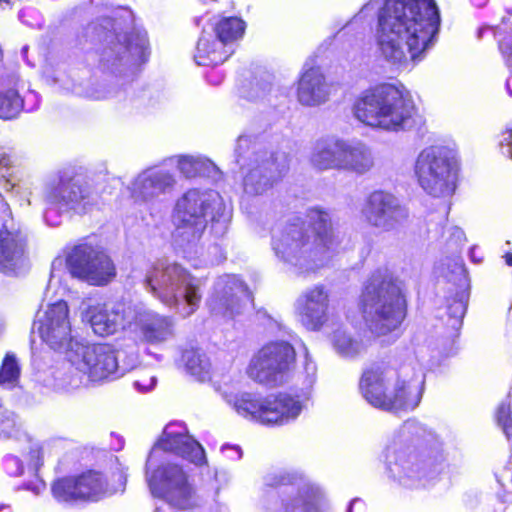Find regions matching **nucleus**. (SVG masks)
<instances>
[{
    "instance_id": "f257e3e1",
    "label": "nucleus",
    "mask_w": 512,
    "mask_h": 512,
    "mask_svg": "<svg viewBox=\"0 0 512 512\" xmlns=\"http://www.w3.org/2000/svg\"><path fill=\"white\" fill-rule=\"evenodd\" d=\"M439 27L433 0H384L376 31L377 51L392 65L418 63L434 45Z\"/></svg>"
},
{
    "instance_id": "f03ea898",
    "label": "nucleus",
    "mask_w": 512,
    "mask_h": 512,
    "mask_svg": "<svg viewBox=\"0 0 512 512\" xmlns=\"http://www.w3.org/2000/svg\"><path fill=\"white\" fill-rule=\"evenodd\" d=\"M306 218L313 235L308 234L302 223H291L277 231L272 239L275 255L299 275L327 265L339 252L340 245L328 212L311 208Z\"/></svg>"
},
{
    "instance_id": "7ed1b4c3",
    "label": "nucleus",
    "mask_w": 512,
    "mask_h": 512,
    "mask_svg": "<svg viewBox=\"0 0 512 512\" xmlns=\"http://www.w3.org/2000/svg\"><path fill=\"white\" fill-rule=\"evenodd\" d=\"M423 380L412 365L398 369L376 364L366 369L359 383L364 399L385 411L415 409L422 398Z\"/></svg>"
},
{
    "instance_id": "20e7f679",
    "label": "nucleus",
    "mask_w": 512,
    "mask_h": 512,
    "mask_svg": "<svg viewBox=\"0 0 512 512\" xmlns=\"http://www.w3.org/2000/svg\"><path fill=\"white\" fill-rule=\"evenodd\" d=\"M416 112L409 93L392 84H381L365 90L354 104V115L359 121L386 131L412 127Z\"/></svg>"
},
{
    "instance_id": "39448f33",
    "label": "nucleus",
    "mask_w": 512,
    "mask_h": 512,
    "mask_svg": "<svg viewBox=\"0 0 512 512\" xmlns=\"http://www.w3.org/2000/svg\"><path fill=\"white\" fill-rule=\"evenodd\" d=\"M205 280L193 276L177 262L161 260L146 273V290L183 318L194 314L202 299Z\"/></svg>"
},
{
    "instance_id": "423d86ee",
    "label": "nucleus",
    "mask_w": 512,
    "mask_h": 512,
    "mask_svg": "<svg viewBox=\"0 0 512 512\" xmlns=\"http://www.w3.org/2000/svg\"><path fill=\"white\" fill-rule=\"evenodd\" d=\"M426 434L415 420L406 421L394 434L385 449V461L390 477L406 488L425 487L436 473L435 467L415 444Z\"/></svg>"
},
{
    "instance_id": "0eeeda50",
    "label": "nucleus",
    "mask_w": 512,
    "mask_h": 512,
    "mask_svg": "<svg viewBox=\"0 0 512 512\" xmlns=\"http://www.w3.org/2000/svg\"><path fill=\"white\" fill-rule=\"evenodd\" d=\"M362 312L374 335L384 336L397 330L406 316L402 282L388 270L373 273L362 295Z\"/></svg>"
},
{
    "instance_id": "6e6552de",
    "label": "nucleus",
    "mask_w": 512,
    "mask_h": 512,
    "mask_svg": "<svg viewBox=\"0 0 512 512\" xmlns=\"http://www.w3.org/2000/svg\"><path fill=\"white\" fill-rule=\"evenodd\" d=\"M219 197L212 191L191 189L176 202L173 211V237L180 246L196 244L204 233L208 220L214 221V210L219 209Z\"/></svg>"
},
{
    "instance_id": "1a4fd4ad",
    "label": "nucleus",
    "mask_w": 512,
    "mask_h": 512,
    "mask_svg": "<svg viewBox=\"0 0 512 512\" xmlns=\"http://www.w3.org/2000/svg\"><path fill=\"white\" fill-rule=\"evenodd\" d=\"M458 171L457 153L443 145L425 147L414 164L420 187L434 197H449L455 192Z\"/></svg>"
},
{
    "instance_id": "9d476101",
    "label": "nucleus",
    "mask_w": 512,
    "mask_h": 512,
    "mask_svg": "<svg viewBox=\"0 0 512 512\" xmlns=\"http://www.w3.org/2000/svg\"><path fill=\"white\" fill-rule=\"evenodd\" d=\"M248 136H239L235 154L237 162L244 170L243 188L250 196L261 195L269 190L275 181L288 170L287 157L284 154L268 156L254 144Z\"/></svg>"
},
{
    "instance_id": "9b49d317",
    "label": "nucleus",
    "mask_w": 512,
    "mask_h": 512,
    "mask_svg": "<svg viewBox=\"0 0 512 512\" xmlns=\"http://www.w3.org/2000/svg\"><path fill=\"white\" fill-rule=\"evenodd\" d=\"M127 474L123 469L113 473V484L99 472L88 471L78 476L57 480L52 486L54 498L65 503L98 502L125 490Z\"/></svg>"
},
{
    "instance_id": "f8f14e48",
    "label": "nucleus",
    "mask_w": 512,
    "mask_h": 512,
    "mask_svg": "<svg viewBox=\"0 0 512 512\" xmlns=\"http://www.w3.org/2000/svg\"><path fill=\"white\" fill-rule=\"evenodd\" d=\"M296 353L287 341H271L251 357L246 368L247 376L260 384L278 386L285 382L293 369Z\"/></svg>"
},
{
    "instance_id": "ddd939ff",
    "label": "nucleus",
    "mask_w": 512,
    "mask_h": 512,
    "mask_svg": "<svg viewBox=\"0 0 512 512\" xmlns=\"http://www.w3.org/2000/svg\"><path fill=\"white\" fill-rule=\"evenodd\" d=\"M147 483L151 494L172 508L192 510L198 507L194 487L183 468L177 464L160 465L150 476L147 475Z\"/></svg>"
},
{
    "instance_id": "4468645a",
    "label": "nucleus",
    "mask_w": 512,
    "mask_h": 512,
    "mask_svg": "<svg viewBox=\"0 0 512 512\" xmlns=\"http://www.w3.org/2000/svg\"><path fill=\"white\" fill-rule=\"evenodd\" d=\"M80 311L82 321L88 323L95 334L108 336L119 330L130 331L135 327L137 304L125 301L100 303L85 300L81 303Z\"/></svg>"
},
{
    "instance_id": "2eb2a0df",
    "label": "nucleus",
    "mask_w": 512,
    "mask_h": 512,
    "mask_svg": "<svg viewBox=\"0 0 512 512\" xmlns=\"http://www.w3.org/2000/svg\"><path fill=\"white\" fill-rule=\"evenodd\" d=\"M32 332L53 350L75 349L78 343L72 336L69 308L65 301L47 305L38 311L33 322Z\"/></svg>"
},
{
    "instance_id": "dca6fc26",
    "label": "nucleus",
    "mask_w": 512,
    "mask_h": 512,
    "mask_svg": "<svg viewBox=\"0 0 512 512\" xmlns=\"http://www.w3.org/2000/svg\"><path fill=\"white\" fill-rule=\"evenodd\" d=\"M250 300L248 288L238 277L223 275L214 282L206 305L213 316L231 320L244 312Z\"/></svg>"
},
{
    "instance_id": "f3484780",
    "label": "nucleus",
    "mask_w": 512,
    "mask_h": 512,
    "mask_svg": "<svg viewBox=\"0 0 512 512\" xmlns=\"http://www.w3.org/2000/svg\"><path fill=\"white\" fill-rule=\"evenodd\" d=\"M72 361L84 368L92 382L116 379L129 370L119 364L116 351L105 344L86 346L76 343L72 349Z\"/></svg>"
},
{
    "instance_id": "a211bd4d",
    "label": "nucleus",
    "mask_w": 512,
    "mask_h": 512,
    "mask_svg": "<svg viewBox=\"0 0 512 512\" xmlns=\"http://www.w3.org/2000/svg\"><path fill=\"white\" fill-rule=\"evenodd\" d=\"M67 268L73 277L92 285H105L116 275L111 259L104 252L87 245L76 246L70 252Z\"/></svg>"
},
{
    "instance_id": "6ab92c4d",
    "label": "nucleus",
    "mask_w": 512,
    "mask_h": 512,
    "mask_svg": "<svg viewBox=\"0 0 512 512\" xmlns=\"http://www.w3.org/2000/svg\"><path fill=\"white\" fill-rule=\"evenodd\" d=\"M160 450L179 455L197 466L207 462L204 448L187 433L182 423L166 425L162 436L152 448L147 463H150Z\"/></svg>"
},
{
    "instance_id": "aec40b11",
    "label": "nucleus",
    "mask_w": 512,
    "mask_h": 512,
    "mask_svg": "<svg viewBox=\"0 0 512 512\" xmlns=\"http://www.w3.org/2000/svg\"><path fill=\"white\" fill-rule=\"evenodd\" d=\"M175 184V177L169 170L150 167L137 174L127 189L135 203L149 205L170 193Z\"/></svg>"
},
{
    "instance_id": "412c9836",
    "label": "nucleus",
    "mask_w": 512,
    "mask_h": 512,
    "mask_svg": "<svg viewBox=\"0 0 512 512\" xmlns=\"http://www.w3.org/2000/svg\"><path fill=\"white\" fill-rule=\"evenodd\" d=\"M330 292L323 284L306 288L295 302L300 323L309 331H319L329 321Z\"/></svg>"
},
{
    "instance_id": "4be33fe9",
    "label": "nucleus",
    "mask_w": 512,
    "mask_h": 512,
    "mask_svg": "<svg viewBox=\"0 0 512 512\" xmlns=\"http://www.w3.org/2000/svg\"><path fill=\"white\" fill-rule=\"evenodd\" d=\"M2 205L5 207V217L0 229V271L9 273L15 271L24 260L27 235L12 217L7 204Z\"/></svg>"
},
{
    "instance_id": "5701e85b",
    "label": "nucleus",
    "mask_w": 512,
    "mask_h": 512,
    "mask_svg": "<svg viewBox=\"0 0 512 512\" xmlns=\"http://www.w3.org/2000/svg\"><path fill=\"white\" fill-rule=\"evenodd\" d=\"M362 214L369 224L385 231L394 229L408 216L406 209L400 205L397 198L383 191L370 194Z\"/></svg>"
},
{
    "instance_id": "b1692460",
    "label": "nucleus",
    "mask_w": 512,
    "mask_h": 512,
    "mask_svg": "<svg viewBox=\"0 0 512 512\" xmlns=\"http://www.w3.org/2000/svg\"><path fill=\"white\" fill-rule=\"evenodd\" d=\"M45 200L50 205L86 213L98 204V195L88 184L62 182L46 191Z\"/></svg>"
},
{
    "instance_id": "393cba45",
    "label": "nucleus",
    "mask_w": 512,
    "mask_h": 512,
    "mask_svg": "<svg viewBox=\"0 0 512 512\" xmlns=\"http://www.w3.org/2000/svg\"><path fill=\"white\" fill-rule=\"evenodd\" d=\"M132 333H139L142 340L150 344H160L173 338L174 322L169 316L161 315L137 304V316Z\"/></svg>"
},
{
    "instance_id": "a878e982",
    "label": "nucleus",
    "mask_w": 512,
    "mask_h": 512,
    "mask_svg": "<svg viewBox=\"0 0 512 512\" xmlns=\"http://www.w3.org/2000/svg\"><path fill=\"white\" fill-rule=\"evenodd\" d=\"M262 424L284 425L294 421L301 413V401L292 395L280 393L264 398Z\"/></svg>"
},
{
    "instance_id": "bb28decb",
    "label": "nucleus",
    "mask_w": 512,
    "mask_h": 512,
    "mask_svg": "<svg viewBox=\"0 0 512 512\" xmlns=\"http://www.w3.org/2000/svg\"><path fill=\"white\" fill-rule=\"evenodd\" d=\"M331 85L318 67L307 69L298 82V101L309 107L325 103L331 94Z\"/></svg>"
},
{
    "instance_id": "cd10ccee",
    "label": "nucleus",
    "mask_w": 512,
    "mask_h": 512,
    "mask_svg": "<svg viewBox=\"0 0 512 512\" xmlns=\"http://www.w3.org/2000/svg\"><path fill=\"white\" fill-rule=\"evenodd\" d=\"M373 165L372 152L365 144L342 140L340 170L363 175L370 171Z\"/></svg>"
},
{
    "instance_id": "c85d7f7f",
    "label": "nucleus",
    "mask_w": 512,
    "mask_h": 512,
    "mask_svg": "<svg viewBox=\"0 0 512 512\" xmlns=\"http://www.w3.org/2000/svg\"><path fill=\"white\" fill-rule=\"evenodd\" d=\"M341 144L340 139L317 140L309 156L311 166L319 171L340 170Z\"/></svg>"
},
{
    "instance_id": "c756f323",
    "label": "nucleus",
    "mask_w": 512,
    "mask_h": 512,
    "mask_svg": "<svg viewBox=\"0 0 512 512\" xmlns=\"http://www.w3.org/2000/svg\"><path fill=\"white\" fill-rule=\"evenodd\" d=\"M233 53V49L225 48L207 30L202 32L197 43L195 61L200 66H215L225 62Z\"/></svg>"
},
{
    "instance_id": "7c9ffc66",
    "label": "nucleus",
    "mask_w": 512,
    "mask_h": 512,
    "mask_svg": "<svg viewBox=\"0 0 512 512\" xmlns=\"http://www.w3.org/2000/svg\"><path fill=\"white\" fill-rule=\"evenodd\" d=\"M325 507L326 496L324 492L318 486L309 483H305L293 499L283 500L281 506L285 510L305 509L307 511L321 510Z\"/></svg>"
},
{
    "instance_id": "2f4dec72",
    "label": "nucleus",
    "mask_w": 512,
    "mask_h": 512,
    "mask_svg": "<svg viewBox=\"0 0 512 512\" xmlns=\"http://www.w3.org/2000/svg\"><path fill=\"white\" fill-rule=\"evenodd\" d=\"M66 352L67 363L55 377V387L60 391L70 392L85 386L90 379L84 368L72 361V349Z\"/></svg>"
},
{
    "instance_id": "473e14b6",
    "label": "nucleus",
    "mask_w": 512,
    "mask_h": 512,
    "mask_svg": "<svg viewBox=\"0 0 512 512\" xmlns=\"http://www.w3.org/2000/svg\"><path fill=\"white\" fill-rule=\"evenodd\" d=\"M227 403L242 417L262 423L264 398L249 392L226 395Z\"/></svg>"
},
{
    "instance_id": "72a5a7b5",
    "label": "nucleus",
    "mask_w": 512,
    "mask_h": 512,
    "mask_svg": "<svg viewBox=\"0 0 512 512\" xmlns=\"http://www.w3.org/2000/svg\"><path fill=\"white\" fill-rule=\"evenodd\" d=\"M245 31V23L237 17H224L211 24L215 39L225 48L233 49V43L240 39Z\"/></svg>"
},
{
    "instance_id": "f704fd0d",
    "label": "nucleus",
    "mask_w": 512,
    "mask_h": 512,
    "mask_svg": "<svg viewBox=\"0 0 512 512\" xmlns=\"http://www.w3.org/2000/svg\"><path fill=\"white\" fill-rule=\"evenodd\" d=\"M148 41L145 35L138 34L135 39H131L124 47L123 55L119 57L121 62L130 67H136L143 64L148 57Z\"/></svg>"
},
{
    "instance_id": "c9c22d12",
    "label": "nucleus",
    "mask_w": 512,
    "mask_h": 512,
    "mask_svg": "<svg viewBox=\"0 0 512 512\" xmlns=\"http://www.w3.org/2000/svg\"><path fill=\"white\" fill-rule=\"evenodd\" d=\"M24 101L15 89L0 91V118L10 120L16 118L22 111Z\"/></svg>"
},
{
    "instance_id": "e433bc0d",
    "label": "nucleus",
    "mask_w": 512,
    "mask_h": 512,
    "mask_svg": "<svg viewBox=\"0 0 512 512\" xmlns=\"http://www.w3.org/2000/svg\"><path fill=\"white\" fill-rule=\"evenodd\" d=\"M178 169L185 177L191 178L198 174H209L216 167L210 160L203 157L180 156Z\"/></svg>"
},
{
    "instance_id": "4c0bfd02",
    "label": "nucleus",
    "mask_w": 512,
    "mask_h": 512,
    "mask_svg": "<svg viewBox=\"0 0 512 512\" xmlns=\"http://www.w3.org/2000/svg\"><path fill=\"white\" fill-rule=\"evenodd\" d=\"M182 360L187 371L200 381H204L208 377L210 363L205 355L201 354L199 351L194 349L184 351Z\"/></svg>"
},
{
    "instance_id": "58836bf2",
    "label": "nucleus",
    "mask_w": 512,
    "mask_h": 512,
    "mask_svg": "<svg viewBox=\"0 0 512 512\" xmlns=\"http://www.w3.org/2000/svg\"><path fill=\"white\" fill-rule=\"evenodd\" d=\"M19 376L20 366L16 356L12 353H7L0 368V385L11 389L17 385Z\"/></svg>"
},
{
    "instance_id": "ea45409f",
    "label": "nucleus",
    "mask_w": 512,
    "mask_h": 512,
    "mask_svg": "<svg viewBox=\"0 0 512 512\" xmlns=\"http://www.w3.org/2000/svg\"><path fill=\"white\" fill-rule=\"evenodd\" d=\"M335 349L342 355L354 357L365 349L362 341L352 338L344 331H337L333 337Z\"/></svg>"
},
{
    "instance_id": "a19ab883",
    "label": "nucleus",
    "mask_w": 512,
    "mask_h": 512,
    "mask_svg": "<svg viewBox=\"0 0 512 512\" xmlns=\"http://www.w3.org/2000/svg\"><path fill=\"white\" fill-rule=\"evenodd\" d=\"M302 474L286 470H271L263 476V485L276 488L281 485H293L302 480Z\"/></svg>"
},
{
    "instance_id": "79ce46f5",
    "label": "nucleus",
    "mask_w": 512,
    "mask_h": 512,
    "mask_svg": "<svg viewBox=\"0 0 512 512\" xmlns=\"http://www.w3.org/2000/svg\"><path fill=\"white\" fill-rule=\"evenodd\" d=\"M156 377L149 370H141L137 373L133 385L140 392H148L154 388Z\"/></svg>"
},
{
    "instance_id": "37998d69",
    "label": "nucleus",
    "mask_w": 512,
    "mask_h": 512,
    "mask_svg": "<svg viewBox=\"0 0 512 512\" xmlns=\"http://www.w3.org/2000/svg\"><path fill=\"white\" fill-rule=\"evenodd\" d=\"M499 49L505 59L506 65L512 70V27L499 39Z\"/></svg>"
},
{
    "instance_id": "c03bdc74",
    "label": "nucleus",
    "mask_w": 512,
    "mask_h": 512,
    "mask_svg": "<svg viewBox=\"0 0 512 512\" xmlns=\"http://www.w3.org/2000/svg\"><path fill=\"white\" fill-rule=\"evenodd\" d=\"M497 421L508 436V430L512 427V411L509 405L502 404L499 406L497 410Z\"/></svg>"
},
{
    "instance_id": "a18cd8bd",
    "label": "nucleus",
    "mask_w": 512,
    "mask_h": 512,
    "mask_svg": "<svg viewBox=\"0 0 512 512\" xmlns=\"http://www.w3.org/2000/svg\"><path fill=\"white\" fill-rule=\"evenodd\" d=\"M467 302L463 294L458 299H455L452 304L448 306V313L451 317L461 320L466 313Z\"/></svg>"
},
{
    "instance_id": "49530a36",
    "label": "nucleus",
    "mask_w": 512,
    "mask_h": 512,
    "mask_svg": "<svg viewBox=\"0 0 512 512\" xmlns=\"http://www.w3.org/2000/svg\"><path fill=\"white\" fill-rule=\"evenodd\" d=\"M500 148L503 155L512 159V124L503 132Z\"/></svg>"
},
{
    "instance_id": "de8ad7c7",
    "label": "nucleus",
    "mask_w": 512,
    "mask_h": 512,
    "mask_svg": "<svg viewBox=\"0 0 512 512\" xmlns=\"http://www.w3.org/2000/svg\"><path fill=\"white\" fill-rule=\"evenodd\" d=\"M271 85L268 82L265 83H256L251 91L245 96L251 100H258L266 97V95L270 92Z\"/></svg>"
},
{
    "instance_id": "09e8293b",
    "label": "nucleus",
    "mask_w": 512,
    "mask_h": 512,
    "mask_svg": "<svg viewBox=\"0 0 512 512\" xmlns=\"http://www.w3.org/2000/svg\"><path fill=\"white\" fill-rule=\"evenodd\" d=\"M6 466L9 472L14 475H21L23 473V466L16 457L7 458Z\"/></svg>"
},
{
    "instance_id": "8fccbe9b",
    "label": "nucleus",
    "mask_w": 512,
    "mask_h": 512,
    "mask_svg": "<svg viewBox=\"0 0 512 512\" xmlns=\"http://www.w3.org/2000/svg\"><path fill=\"white\" fill-rule=\"evenodd\" d=\"M30 456V465L31 467L36 470L41 465V458H42V451L41 448L38 446L33 447L30 450L29 453Z\"/></svg>"
},
{
    "instance_id": "3c124183",
    "label": "nucleus",
    "mask_w": 512,
    "mask_h": 512,
    "mask_svg": "<svg viewBox=\"0 0 512 512\" xmlns=\"http://www.w3.org/2000/svg\"><path fill=\"white\" fill-rule=\"evenodd\" d=\"M221 450L223 453H231L226 455L231 460H240L242 458V450L238 446L224 445Z\"/></svg>"
},
{
    "instance_id": "603ef678",
    "label": "nucleus",
    "mask_w": 512,
    "mask_h": 512,
    "mask_svg": "<svg viewBox=\"0 0 512 512\" xmlns=\"http://www.w3.org/2000/svg\"><path fill=\"white\" fill-rule=\"evenodd\" d=\"M466 270L460 258L453 259L451 274L459 278H465Z\"/></svg>"
},
{
    "instance_id": "864d4df0",
    "label": "nucleus",
    "mask_w": 512,
    "mask_h": 512,
    "mask_svg": "<svg viewBox=\"0 0 512 512\" xmlns=\"http://www.w3.org/2000/svg\"><path fill=\"white\" fill-rule=\"evenodd\" d=\"M304 369L309 377H313L316 373V364L310 358L307 351H305Z\"/></svg>"
},
{
    "instance_id": "5fc2aeb1",
    "label": "nucleus",
    "mask_w": 512,
    "mask_h": 512,
    "mask_svg": "<svg viewBox=\"0 0 512 512\" xmlns=\"http://www.w3.org/2000/svg\"><path fill=\"white\" fill-rule=\"evenodd\" d=\"M366 508H367L366 503L362 499L355 498V499H353L349 503V507H348V511L347 512H353L354 510L361 511V510H364Z\"/></svg>"
},
{
    "instance_id": "6e6d98bb",
    "label": "nucleus",
    "mask_w": 512,
    "mask_h": 512,
    "mask_svg": "<svg viewBox=\"0 0 512 512\" xmlns=\"http://www.w3.org/2000/svg\"><path fill=\"white\" fill-rule=\"evenodd\" d=\"M10 164H11L10 156L5 151H3L1 149L0 150V171L3 168H7Z\"/></svg>"
},
{
    "instance_id": "4d7b16f0",
    "label": "nucleus",
    "mask_w": 512,
    "mask_h": 512,
    "mask_svg": "<svg viewBox=\"0 0 512 512\" xmlns=\"http://www.w3.org/2000/svg\"><path fill=\"white\" fill-rule=\"evenodd\" d=\"M14 426V422L12 420H7L6 424L3 427H0V431L5 434H10V428Z\"/></svg>"
},
{
    "instance_id": "13d9d810",
    "label": "nucleus",
    "mask_w": 512,
    "mask_h": 512,
    "mask_svg": "<svg viewBox=\"0 0 512 512\" xmlns=\"http://www.w3.org/2000/svg\"><path fill=\"white\" fill-rule=\"evenodd\" d=\"M45 489V484L43 482H38L37 484L34 485L33 487V491L36 493V494H39L42 490Z\"/></svg>"
},
{
    "instance_id": "bf43d9fd",
    "label": "nucleus",
    "mask_w": 512,
    "mask_h": 512,
    "mask_svg": "<svg viewBox=\"0 0 512 512\" xmlns=\"http://www.w3.org/2000/svg\"><path fill=\"white\" fill-rule=\"evenodd\" d=\"M213 249H214L215 251H219V252H220V256H219V258H217V259H215V260H212L211 262H212V263H214V262L219 263V262L223 261V260L225 259V256H224V255L222 254V252L220 251V248H219L218 246H214V247H213Z\"/></svg>"
},
{
    "instance_id": "052dcab7",
    "label": "nucleus",
    "mask_w": 512,
    "mask_h": 512,
    "mask_svg": "<svg viewBox=\"0 0 512 512\" xmlns=\"http://www.w3.org/2000/svg\"><path fill=\"white\" fill-rule=\"evenodd\" d=\"M472 4L476 7H483L488 0H471Z\"/></svg>"
},
{
    "instance_id": "680f3d73",
    "label": "nucleus",
    "mask_w": 512,
    "mask_h": 512,
    "mask_svg": "<svg viewBox=\"0 0 512 512\" xmlns=\"http://www.w3.org/2000/svg\"><path fill=\"white\" fill-rule=\"evenodd\" d=\"M511 71V77H509L507 79V82H506V87H507V90L508 92L510 93V95L512 96V70Z\"/></svg>"
},
{
    "instance_id": "e2e57ef3",
    "label": "nucleus",
    "mask_w": 512,
    "mask_h": 512,
    "mask_svg": "<svg viewBox=\"0 0 512 512\" xmlns=\"http://www.w3.org/2000/svg\"><path fill=\"white\" fill-rule=\"evenodd\" d=\"M504 258H505L506 264L509 266H512V253H506Z\"/></svg>"
},
{
    "instance_id": "0e129e2a",
    "label": "nucleus",
    "mask_w": 512,
    "mask_h": 512,
    "mask_svg": "<svg viewBox=\"0 0 512 512\" xmlns=\"http://www.w3.org/2000/svg\"><path fill=\"white\" fill-rule=\"evenodd\" d=\"M14 185L13 184H10V181L9 180H5V183H4V188L8 191L10 189H12Z\"/></svg>"
},
{
    "instance_id": "69168bd1",
    "label": "nucleus",
    "mask_w": 512,
    "mask_h": 512,
    "mask_svg": "<svg viewBox=\"0 0 512 512\" xmlns=\"http://www.w3.org/2000/svg\"><path fill=\"white\" fill-rule=\"evenodd\" d=\"M10 508H11V505H10V504H8V503H2V504L0 505V511H1V510H4V509H10Z\"/></svg>"
},
{
    "instance_id": "338daca9",
    "label": "nucleus",
    "mask_w": 512,
    "mask_h": 512,
    "mask_svg": "<svg viewBox=\"0 0 512 512\" xmlns=\"http://www.w3.org/2000/svg\"><path fill=\"white\" fill-rule=\"evenodd\" d=\"M491 29L490 28H481L478 32V36L479 37H482L483 33L486 32V31H490Z\"/></svg>"
},
{
    "instance_id": "774afa93",
    "label": "nucleus",
    "mask_w": 512,
    "mask_h": 512,
    "mask_svg": "<svg viewBox=\"0 0 512 512\" xmlns=\"http://www.w3.org/2000/svg\"><path fill=\"white\" fill-rule=\"evenodd\" d=\"M95 99H103V98H106V95H97V96H94Z\"/></svg>"
}]
</instances>
